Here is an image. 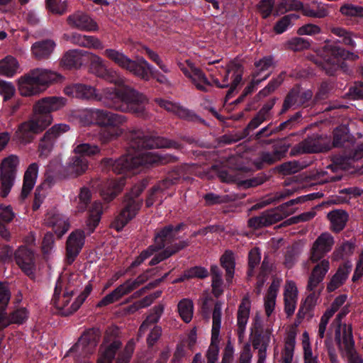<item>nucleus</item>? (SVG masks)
I'll return each mask as SVG.
<instances>
[{
  "instance_id": "ea45409f",
  "label": "nucleus",
  "mask_w": 363,
  "mask_h": 363,
  "mask_svg": "<svg viewBox=\"0 0 363 363\" xmlns=\"http://www.w3.org/2000/svg\"><path fill=\"white\" fill-rule=\"evenodd\" d=\"M65 286L64 279L62 277H60L56 282L53 297L52 298V304L59 310L62 315L63 311H66L69 309V308H65L69 303H65L63 295L61 296L62 292H65Z\"/></svg>"
},
{
  "instance_id": "f257e3e1",
  "label": "nucleus",
  "mask_w": 363,
  "mask_h": 363,
  "mask_svg": "<svg viewBox=\"0 0 363 363\" xmlns=\"http://www.w3.org/2000/svg\"><path fill=\"white\" fill-rule=\"evenodd\" d=\"M128 153L116 160L104 158L102 162L116 174H123L141 166L157 164L164 165L174 163L178 157L170 154H157L140 152L143 150L153 148H174L179 150L182 145L172 140L164 137L146 135L140 129H133L128 133Z\"/></svg>"
},
{
  "instance_id": "864d4df0",
  "label": "nucleus",
  "mask_w": 363,
  "mask_h": 363,
  "mask_svg": "<svg viewBox=\"0 0 363 363\" xmlns=\"http://www.w3.org/2000/svg\"><path fill=\"white\" fill-rule=\"evenodd\" d=\"M90 61L89 69L91 73L99 77H101L106 69L103 60L98 55L93 53H87Z\"/></svg>"
},
{
  "instance_id": "6e6552de",
  "label": "nucleus",
  "mask_w": 363,
  "mask_h": 363,
  "mask_svg": "<svg viewBox=\"0 0 363 363\" xmlns=\"http://www.w3.org/2000/svg\"><path fill=\"white\" fill-rule=\"evenodd\" d=\"M122 342L119 340H114L110 344L100 346L99 357L97 363H112L115 359L116 354L121 348ZM135 349V343L130 340L126 344L125 348L118 352L116 363H129Z\"/></svg>"
},
{
  "instance_id": "a211bd4d",
  "label": "nucleus",
  "mask_w": 363,
  "mask_h": 363,
  "mask_svg": "<svg viewBox=\"0 0 363 363\" xmlns=\"http://www.w3.org/2000/svg\"><path fill=\"white\" fill-rule=\"evenodd\" d=\"M15 260L21 269L30 278L35 277V258L32 250L26 247H19L14 254Z\"/></svg>"
},
{
  "instance_id": "aec40b11",
  "label": "nucleus",
  "mask_w": 363,
  "mask_h": 363,
  "mask_svg": "<svg viewBox=\"0 0 363 363\" xmlns=\"http://www.w3.org/2000/svg\"><path fill=\"white\" fill-rule=\"evenodd\" d=\"M85 235L83 230H77L69 235L66 242L67 262L71 264L79 254L84 245Z\"/></svg>"
},
{
  "instance_id": "39448f33",
  "label": "nucleus",
  "mask_w": 363,
  "mask_h": 363,
  "mask_svg": "<svg viewBox=\"0 0 363 363\" xmlns=\"http://www.w3.org/2000/svg\"><path fill=\"white\" fill-rule=\"evenodd\" d=\"M357 58V55L347 51L341 47L328 45L324 48L321 56L314 60V62L327 75L334 76L339 68L346 72L345 69L346 65L342 60H355Z\"/></svg>"
},
{
  "instance_id": "b1692460",
  "label": "nucleus",
  "mask_w": 363,
  "mask_h": 363,
  "mask_svg": "<svg viewBox=\"0 0 363 363\" xmlns=\"http://www.w3.org/2000/svg\"><path fill=\"white\" fill-rule=\"evenodd\" d=\"M45 224L54 229L55 233L60 238L69 228V223L62 214L49 212L46 214Z\"/></svg>"
},
{
  "instance_id": "4468645a",
  "label": "nucleus",
  "mask_w": 363,
  "mask_h": 363,
  "mask_svg": "<svg viewBox=\"0 0 363 363\" xmlns=\"http://www.w3.org/2000/svg\"><path fill=\"white\" fill-rule=\"evenodd\" d=\"M69 130V126L65 123L55 124L49 128L39 142V156L47 157L52 151L56 140Z\"/></svg>"
},
{
  "instance_id": "4d7b16f0",
  "label": "nucleus",
  "mask_w": 363,
  "mask_h": 363,
  "mask_svg": "<svg viewBox=\"0 0 363 363\" xmlns=\"http://www.w3.org/2000/svg\"><path fill=\"white\" fill-rule=\"evenodd\" d=\"M301 8H303V3L298 0H280L277 6L276 14L284 13L290 11H298Z\"/></svg>"
},
{
  "instance_id": "a19ab883",
  "label": "nucleus",
  "mask_w": 363,
  "mask_h": 363,
  "mask_svg": "<svg viewBox=\"0 0 363 363\" xmlns=\"http://www.w3.org/2000/svg\"><path fill=\"white\" fill-rule=\"evenodd\" d=\"M347 311L345 309L342 310L336 316L334 320L333 324L336 325V328L335 330V341L337 345V347L340 349L342 348V340H343L344 330L350 331V333H352V328L351 326H347L346 324H341L342 319L346 315Z\"/></svg>"
},
{
  "instance_id": "f3484780",
  "label": "nucleus",
  "mask_w": 363,
  "mask_h": 363,
  "mask_svg": "<svg viewBox=\"0 0 363 363\" xmlns=\"http://www.w3.org/2000/svg\"><path fill=\"white\" fill-rule=\"evenodd\" d=\"M334 238L328 233H323L319 235L313 244L311 249L310 259L312 262H318L329 252L333 245Z\"/></svg>"
},
{
  "instance_id": "f704fd0d",
  "label": "nucleus",
  "mask_w": 363,
  "mask_h": 363,
  "mask_svg": "<svg viewBox=\"0 0 363 363\" xmlns=\"http://www.w3.org/2000/svg\"><path fill=\"white\" fill-rule=\"evenodd\" d=\"M250 310V302L247 298H244L238 311V335L240 340L243 338L245 325L247 323Z\"/></svg>"
},
{
  "instance_id": "052dcab7",
  "label": "nucleus",
  "mask_w": 363,
  "mask_h": 363,
  "mask_svg": "<svg viewBox=\"0 0 363 363\" xmlns=\"http://www.w3.org/2000/svg\"><path fill=\"white\" fill-rule=\"evenodd\" d=\"M354 246L352 243L349 242H343L340 246L337 247L333 253V259L338 261L343 259L347 256L353 253Z\"/></svg>"
},
{
  "instance_id": "0e129e2a",
  "label": "nucleus",
  "mask_w": 363,
  "mask_h": 363,
  "mask_svg": "<svg viewBox=\"0 0 363 363\" xmlns=\"http://www.w3.org/2000/svg\"><path fill=\"white\" fill-rule=\"evenodd\" d=\"M122 130L118 128H105L99 133V138L102 143H106L122 135Z\"/></svg>"
},
{
  "instance_id": "338daca9",
  "label": "nucleus",
  "mask_w": 363,
  "mask_h": 363,
  "mask_svg": "<svg viewBox=\"0 0 363 363\" xmlns=\"http://www.w3.org/2000/svg\"><path fill=\"white\" fill-rule=\"evenodd\" d=\"M186 62L191 70V77L190 79L194 84L198 82H202L204 84L211 86V82L201 69L196 67L189 60H186Z\"/></svg>"
},
{
  "instance_id": "7ed1b4c3",
  "label": "nucleus",
  "mask_w": 363,
  "mask_h": 363,
  "mask_svg": "<svg viewBox=\"0 0 363 363\" xmlns=\"http://www.w3.org/2000/svg\"><path fill=\"white\" fill-rule=\"evenodd\" d=\"M103 104L108 108L124 113H131L137 117H148L145 108L148 104L147 97L130 86L106 91L104 93Z\"/></svg>"
},
{
  "instance_id": "2eb2a0df",
  "label": "nucleus",
  "mask_w": 363,
  "mask_h": 363,
  "mask_svg": "<svg viewBox=\"0 0 363 363\" xmlns=\"http://www.w3.org/2000/svg\"><path fill=\"white\" fill-rule=\"evenodd\" d=\"M99 339V330L97 328H89L84 331L77 342L70 349L69 352H80L86 356L95 350Z\"/></svg>"
},
{
  "instance_id": "c85d7f7f",
  "label": "nucleus",
  "mask_w": 363,
  "mask_h": 363,
  "mask_svg": "<svg viewBox=\"0 0 363 363\" xmlns=\"http://www.w3.org/2000/svg\"><path fill=\"white\" fill-rule=\"evenodd\" d=\"M38 164L35 162L30 164L24 173L23 183L20 197L24 200L33 189L38 176Z\"/></svg>"
},
{
  "instance_id": "423d86ee",
  "label": "nucleus",
  "mask_w": 363,
  "mask_h": 363,
  "mask_svg": "<svg viewBox=\"0 0 363 363\" xmlns=\"http://www.w3.org/2000/svg\"><path fill=\"white\" fill-rule=\"evenodd\" d=\"M147 185V181L142 180L135 184L131 190L125 195L124 207L112 222L111 227L113 228L121 231L136 216L143 204V200L138 197L145 190Z\"/></svg>"
},
{
  "instance_id": "6e6d98bb",
  "label": "nucleus",
  "mask_w": 363,
  "mask_h": 363,
  "mask_svg": "<svg viewBox=\"0 0 363 363\" xmlns=\"http://www.w3.org/2000/svg\"><path fill=\"white\" fill-rule=\"evenodd\" d=\"M286 72H281L275 79H273L264 89L259 91L257 96L264 98L274 91L284 82Z\"/></svg>"
},
{
  "instance_id": "69168bd1",
  "label": "nucleus",
  "mask_w": 363,
  "mask_h": 363,
  "mask_svg": "<svg viewBox=\"0 0 363 363\" xmlns=\"http://www.w3.org/2000/svg\"><path fill=\"white\" fill-rule=\"evenodd\" d=\"M298 18V15L294 13H291L283 16L275 23L274 26V32L277 34L284 33L288 28V27L291 26L292 20H297Z\"/></svg>"
},
{
  "instance_id": "cd10ccee",
  "label": "nucleus",
  "mask_w": 363,
  "mask_h": 363,
  "mask_svg": "<svg viewBox=\"0 0 363 363\" xmlns=\"http://www.w3.org/2000/svg\"><path fill=\"white\" fill-rule=\"evenodd\" d=\"M342 348L338 347L339 350L345 353L348 358L349 363H363V360L359 356L354 349V342L353 340L352 335L350 333V331L344 330L343 340H342Z\"/></svg>"
},
{
  "instance_id": "e433bc0d",
  "label": "nucleus",
  "mask_w": 363,
  "mask_h": 363,
  "mask_svg": "<svg viewBox=\"0 0 363 363\" xmlns=\"http://www.w3.org/2000/svg\"><path fill=\"white\" fill-rule=\"evenodd\" d=\"M363 157V145H359L357 149L349 155H335L333 158V164L340 169H346L352 162L357 161Z\"/></svg>"
},
{
  "instance_id": "1a4fd4ad",
  "label": "nucleus",
  "mask_w": 363,
  "mask_h": 363,
  "mask_svg": "<svg viewBox=\"0 0 363 363\" xmlns=\"http://www.w3.org/2000/svg\"><path fill=\"white\" fill-rule=\"evenodd\" d=\"M329 269V261L328 259H323L314 267L309 277L307 290L311 291V293L306 297L303 305L307 308V310H310L311 312H313V309L316 305L318 297L320 294V290L316 293L315 289L323 281Z\"/></svg>"
},
{
  "instance_id": "e2e57ef3",
  "label": "nucleus",
  "mask_w": 363,
  "mask_h": 363,
  "mask_svg": "<svg viewBox=\"0 0 363 363\" xmlns=\"http://www.w3.org/2000/svg\"><path fill=\"white\" fill-rule=\"evenodd\" d=\"M11 297V294L7 283L0 281V316L6 311Z\"/></svg>"
},
{
  "instance_id": "680f3d73",
  "label": "nucleus",
  "mask_w": 363,
  "mask_h": 363,
  "mask_svg": "<svg viewBox=\"0 0 363 363\" xmlns=\"http://www.w3.org/2000/svg\"><path fill=\"white\" fill-rule=\"evenodd\" d=\"M74 152L79 155H77L78 157H83L85 156H94L100 152L99 147L96 145H91L89 143H82L78 145H77L74 149Z\"/></svg>"
},
{
  "instance_id": "20e7f679",
  "label": "nucleus",
  "mask_w": 363,
  "mask_h": 363,
  "mask_svg": "<svg viewBox=\"0 0 363 363\" xmlns=\"http://www.w3.org/2000/svg\"><path fill=\"white\" fill-rule=\"evenodd\" d=\"M58 77L56 72L50 69H33L18 79V91L23 96L38 95L56 81Z\"/></svg>"
},
{
  "instance_id": "c03bdc74",
  "label": "nucleus",
  "mask_w": 363,
  "mask_h": 363,
  "mask_svg": "<svg viewBox=\"0 0 363 363\" xmlns=\"http://www.w3.org/2000/svg\"><path fill=\"white\" fill-rule=\"evenodd\" d=\"M212 278V291L216 297H219L223 294L222 286L223 284V273L217 265H212L210 272Z\"/></svg>"
},
{
  "instance_id": "393cba45",
  "label": "nucleus",
  "mask_w": 363,
  "mask_h": 363,
  "mask_svg": "<svg viewBox=\"0 0 363 363\" xmlns=\"http://www.w3.org/2000/svg\"><path fill=\"white\" fill-rule=\"evenodd\" d=\"M28 318V311L26 308H17L10 313L6 311L0 316V331L11 324H23Z\"/></svg>"
},
{
  "instance_id": "3c124183",
  "label": "nucleus",
  "mask_w": 363,
  "mask_h": 363,
  "mask_svg": "<svg viewBox=\"0 0 363 363\" xmlns=\"http://www.w3.org/2000/svg\"><path fill=\"white\" fill-rule=\"evenodd\" d=\"M177 307L182 319L186 323H189L193 317V302L188 298H184L179 302Z\"/></svg>"
},
{
  "instance_id": "5fc2aeb1",
  "label": "nucleus",
  "mask_w": 363,
  "mask_h": 363,
  "mask_svg": "<svg viewBox=\"0 0 363 363\" xmlns=\"http://www.w3.org/2000/svg\"><path fill=\"white\" fill-rule=\"evenodd\" d=\"M164 312V306L159 304L154 306L152 312L147 316L140 327V330H145L150 325L157 323Z\"/></svg>"
},
{
  "instance_id": "0eeeda50",
  "label": "nucleus",
  "mask_w": 363,
  "mask_h": 363,
  "mask_svg": "<svg viewBox=\"0 0 363 363\" xmlns=\"http://www.w3.org/2000/svg\"><path fill=\"white\" fill-rule=\"evenodd\" d=\"M104 55L121 68L143 80L148 81L154 76L152 66L143 57L133 60L123 52L111 48L106 49Z\"/></svg>"
},
{
  "instance_id": "37998d69",
  "label": "nucleus",
  "mask_w": 363,
  "mask_h": 363,
  "mask_svg": "<svg viewBox=\"0 0 363 363\" xmlns=\"http://www.w3.org/2000/svg\"><path fill=\"white\" fill-rule=\"evenodd\" d=\"M252 333L253 334L252 346L253 347H257L259 341L262 340V338L268 337L269 339H271L272 330L269 328L263 330L262 321L258 317H256L252 328Z\"/></svg>"
},
{
  "instance_id": "58836bf2",
  "label": "nucleus",
  "mask_w": 363,
  "mask_h": 363,
  "mask_svg": "<svg viewBox=\"0 0 363 363\" xmlns=\"http://www.w3.org/2000/svg\"><path fill=\"white\" fill-rule=\"evenodd\" d=\"M296 332L291 330L285 338L284 348L281 352V363H291L296 345Z\"/></svg>"
},
{
  "instance_id": "c756f323",
  "label": "nucleus",
  "mask_w": 363,
  "mask_h": 363,
  "mask_svg": "<svg viewBox=\"0 0 363 363\" xmlns=\"http://www.w3.org/2000/svg\"><path fill=\"white\" fill-rule=\"evenodd\" d=\"M352 267V264L349 261L345 262L338 267L336 273L332 277L328 284L327 290L328 292L334 291L345 282Z\"/></svg>"
},
{
  "instance_id": "4c0bfd02",
  "label": "nucleus",
  "mask_w": 363,
  "mask_h": 363,
  "mask_svg": "<svg viewBox=\"0 0 363 363\" xmlns=\"http://www.w3.org/2000/svg\"><path fill=\"white\" fill-rule=\"evenodd\" d=\"M333 231L338 233L343 230L348 220V214L344 210H334L328 213Z\"/></svg>"
},
{
  "instance_id": "5701e85b",
  "label": "nucleus",
  "mask_w": 363,
  "mask_h": 363,
  "mask_svg": "<svg viewBox=\"0 0 363 363\" xmlns=\"http://www.w3.org/2000/svg\"><path fill=\"white\" fill-rule=\"evenodd\" d=\"M281 220L279 210L274 208L265 211L259 216H255L248 220V226L254 229L271 225Z\"/></svg>"
},
{
  "instance_id": "13d9d810",
  "label": "nucleus",
  "mask_w": 363,
  "mask_h": 363,
  "mask_svg": "<svg viewBox=\"0 0 363 363\" xmlns=\"http://www.w3.org/2000/svg\"><path fill=\"white\" fill-rule=\"evenodd\" d=\"M348 128L345 125H340L333 130V146L342 147L349 139Z\"/></svg>"
},
{
  "instance_id": "4be33fe9",
  "label": "nucleus",
  "mask_w": 363,
  "mask_h": 363,
  "mask_svg": "<svg viewBox=\"0 0 363 363\" xmlns=\"http://www.w3.org/2000/svg\"><path fill=\"white\" fill-rule=\"evenodd\" d=\"M281 220L279 210L274 208L265 211L259 216H255L248 220V226L254 229L271 225Z\"/></svg>"
},
{
  "instance_id": "8fccbe9b",
  "label": "nucleus",
  "mask_w": 363,
  "mask_h": 363,
  "mask_svg": "<svg viewBox=\"0 0 363 363\" xmlns=\"http://www.w3.org/2000/svg\"><path fill=\"white\" fill-rule=\"evenodd\" d=\"M91 291L92 285L91 284H87L85 286L84 291L76 298L75 301L72 303L69 309L62 312V315L68 316L76 312L84 302Z\"/></svg>"
},
{
  "instance_id": "09e8293b",
  "label": "nucleus",
  "mask_w": 363,
  "mask_h": 363,
  "mask_svg": "<svg viewBox=\"0 0 363 363\" xmlns=\"http://www.w3.org/2000/svg\"><path fill=\"white\" fill-rule=\"evenodd\" d=\"M279 289V285L275 284V282H272L270 286L269 287L267 294L264 298V308L266 315L269 317L273 312L276 303V298L277 295V291Z\"/></svg>"
},
{
  "instance_id": "72a5a7b5",
  "label": "nucleus",
  "mask_w": 363,
  "mask_h": 363,
  "mask_svg": "<svg viewBox=\"0 0 363 363\" xmlns=\"http://www.w3.org/2000/svg\"><path fill=\"white\" fill-rule=\"evenodd\" d=\"M67 179L63 166L58 164H50L45 173L43 185L51 187L59 181Z\"/></svg>"
},
{
  "instance_id": "603ef678",
  "label": "nucleus",
  "mask_w": 363,
  "mask_h": 363,
  "mask_svg": "<svg viewBox=\"0 0 363 363\" xmlns=\"http://www.w3.org/2000/svg\"><path fill=\"white\" fill-rule=\"evenodd\" d=\"M299 85H295L286 94L280 111V114L286 113L296 104H298Z\"/></svg>"
},
{
  "instance_id": "2f4dec72",
  "label": "nucleus",
  "mask_w": 363,
  "mask_h": 363,
  "mask_svg": "<svg viewBox=\"0 0 363 363\" xmlns=\"http://www.w3.org/2000/svg\"><path fill=\"white\" fill-rule=\"evenodd\" d=\"M284 295V311L287 316L290 317L294 313L298 296L297 287L294 281L286 283Z\"/></svg>"
},
{
  "instance_id": "9d476101",
  "label": "nucleus",
  "mask_w": 363,
  "mask_h": 363,
  "mask_svg": "<svg viewBox=\"0 0 363 363\" xmlns=\"http://www.w3.org/2000/svg\"><path fill=\"white\" fill-rule=\"evenodd\" d=\"M331 145L330 139L323 135L312 134L295 145L291 150L290 155L296 156L302 154H313L328 151Z\"/></svg>"
},
{
  "instance_id": "de8ad7c7",
  "label": "nucleus",
  "mask_w": 363,
  "mask_h": 363,
  "mask_svg": "<svg viewBox=\"0 0 363 363\" xmlns=\"http://www.w3.org/2000/svg\"><path fill=\"white\" fill-rule=\"evenodd\" d=\"M64 279V284L65 285V292L63 293L65 303H69L72 296L78 291L80 281L73 275H70L67 279Z\"/></svg>"
},
{
  "instance_id": "774afa93",
  "label": "nucleus",
  "mask_w": 363,
  "mask_h": 363,
  "mask_svg": "<svg viewBox=\"0 0 363 363\" xmlns=\"http://www.w3.org/2000/svg\"><path fill=\"white\" fill-rule=\"evenodd\" d=\"M286 45L287 49L297 52L308 48L310 43L303 38L295 37L287 41Z\"/></svg>"
},
{
  "instance_id": "7c9ffc66",
  "label": "nucleus",
  "mask_w": 363,
  "mask_h": 363,
  "mask_svg": "<svg viewBox=\"0 0 363 363\" xmlns=\"http://www.w3.org/2000/svg\"><path fill=\"white\" fill-rule=\"evenodd\" d=\"M177 237L173 231V225H167L155 233L154 243L161 250L165 247L167 245L172 243Z\"/></svg>"
},
{
  "instance_id": "9b49d317",
  "label": "nucleus",
  "mask_w": 363,
  "mask_h": 363,
  "mask_svg": "<svg viewBox=\"0 0 363 363\" xmlns=\"http://www.w3.org/2000/svg\"><path fill=\"white\" fill-rule=\"evenodd\" d=\"M152 269L147 270L145 273L139 275L135 279H128L123 284L119 285L113 291L105 296L96 305L97 307H103L113 303L123 296L130 294L136 289L141 284L145 283L148 279V274Z\"/></svg>"
},
{
  "instance_id": "ddd939ff",
  "label": "nucleus",
  "mask_w": 363,
  "mask_h": 363,
  "mask_svg": "<svg viewBox=\"0 0 363 363\" xmlns=\"http://www.w3.org/2000/svg\"><path fill=\"white\" fill-rule=\"evenodd\" d=\"M91 123L101 128H118L127 121L124 115L114 113L104 109H91L88 112Z\"/></svg>"
},
{
  "instance_id": "412c9836",
  "label": "nucleus",
  "mask_w": 363,
  "mask_h": 363,
  "mask_svg": "<svg viewBox=\"0 0 363 363\" xmlns=\"http://www.w3.org/2000/svg\"><path fill=\"white\" fill-rule=\"evenodd\" d=\"M188 171L189 168L186 165L175 167L167 173L164 179L158 182L164 190L184 182H191L193 178L189 177Z\"/></svg>"
},
{
  "instance_id": "a18cd8bd",
  "label": "nucleus",
  "mask_w": 363,
  "mask_h": 363,
  "mask_svg": "<svg viewBox=\"0 0 363 363\" xmlns=\"http://www.w3.org/2000/svg\"><path fill=\"white\" fill-rule=\"evenodd\" d=\"M103 207L101 202L95 201L91 204L89 210V216L87 219L86 224L91 232L99 225L101 216L103 213Z\"/></svg>"
},
{
  "instance_id": "49530a36",
  "label": "nucleus",
  "mask_w": 363,
  "mask_h": 363,
  "mask_svg": "<svg viewBox=\"0 0 363 363\" xmlns=\"http://www.w3.org/2000/svg\"><path fill=\"white\" fill-rule=\"evenodd\" d=\"M18 63L16 58L7 56L0 61V74L11 77L17 72Z\"/></svg>"
},
{
  "instance_id": "dca6fc26",
  "label": "nucleus",
  "mask_w": 363,
  "mask_h": 363,
  "mask_svg": "<svg viewBox=\"0 0 363 363\" xmlns=\"http://www.w3.org/2000/svg\"><path fill=\"white\" fill-rule=\"evenodd\" d=\"M125 179L121 177L118 179H108L99 182L98 180L92 181V186H96L99 189L101 196L106 201H111L123 190Z\"/></svg>"
},
{
  "instance_id": "6ab92c4d",
  "label": "nucleus",
  "mask_w": 363,
  "mask_h": 363,
  "mask_svg": "<svg viewBox=\"0 0 363 363\" xmlns=\"http://www.w3.org/2000/svg\"><path fill=\"white\" fill-rule=\"evenodd\" d=\"M67 25L74 29L82 31H96L99 29L97 23L86 13L77 11L67 18Z\"/></svg>"
},
{
  "instance_id": "bb28decb",
  "label": "nucleus",
  "mask_w": 363,
  "mask_h": 363,
  "mask_svg": "<svg viewBox=\"0 0 363 363\" xmlns=\"http://www.w3.org/2000/svg\"><path fill=\"white\" fill-rule=\"evenodd\" d=\"M67 179L77 178L84 174L88 169V160L77 155L70 158L66 166H63Z\"/></svg>"
},
{
  "instance_id": "f8f14e48",
  "label": "nucleus",
  "mask_w": 363,
  "mask_h": 363,
  "mask_svg": "<svg viewBox=\"0 0 363 363\" xmlns=\"http://www.w3.org/2000/svg\"><path fill=\"white\" fill-rule=\"evenodd\" d=\"M18 163V157L15 155L4 158L1 162L0 167V196L2 198H6L9 195L13 186Z\"/></svg>"
},
{
  "instance_id": "79ce46f5",
  "label": "nucleus",
  "mask_w": 363,
  "mask_h": 363,
  "mask_svg": "<svg viewBox=\"0 0 363 363\" xmlns=\"http://www.w3.org/2000/svg\"><path fill=\"white\" fill-rule=\"evenodd\" d=\"M220 265L225 270L227 282H230L235 273V258L231 251H225L220 258Z\"/></svg>"
},
{
  "instance_id": "a878e982",
  "label": "nucleus",
  "mask_w": 363,
  "mask_h": 363,
  "mask_svg": "<svg viewBox=\"0 0 363 363\" xmlns=\"http://www.w3.org/2000/svg\"><path fill=\"white\" fill-rule=\"evenodd\" d=\"M66 94H72L73 96L82 99H96L103 102L104 96H98L96 89L90 85L74 84L66 89Z\"/></svg>"
},
{
  "instance_id": "f03ea898",
  "label": "nucleus",
  "mask_w": 363,
  "mask_h": 363,
  "mask_svg": "<svg viewBox=\"0 0 363 363\" xmlns=\"http://www.w3.org/2000/svg\"><path fill=\"white\" fill-rule=\"evenodd\" d=\"M67 101L62 96H48L38 100L33 106V116L18 125L13 140L23 145L31 143L36 135L51 124L53 120L51 112L62 108Z\"/></svg>"
},
{
  "instance_id": "c9c22d12",
  "label": "nucleus",
  "mask_w": 363,
  "mask_h": 363,
  "mask_svg": "<svg viewBox=\"0 0 363 363\" xmlns=\"http://www.w3.org/2000/svg\"><path fill=\"white\" fill-rule=\"evenodd\" d=\"M55 47L52 40H40L35 43L31 47V51L37 60H44L50 57Z\"/></svg>"
},
{
  "instance_id": "bf43d9fd",
  "label": "nucleus",
  "mask_w": 363,
  "mask_h": 363,
  "mask_svg": "<svg viewBox=\"0 0 363 363\" xmlns=\"http://www.w3.org/2000/svg\"><path fill=\"white\" fill-rule=\"evenodd\" d=\"M330 31L335 35L341 38L340 42L349 45L352 48L355 46V43L352 39V33L341 27H333L330 28Z\"/></svg>"
},
{
  "instance_id": "473e14b6",
  "label": "nucleus",
  "mask_w": 363,
  "mask_h": 363,
  "mask_svg": "<svg viewBox=\"0 0 363 363\" xmlns=\"http://www.w3.org/2000/svg\"><path fill=\"white\" fill-rule=\"evenodd\" d=\"M88 52L82 50H70L65 53L60 60V65L65 69L79 68L82 65V57Z\"/></svg>"
}]
</instances>
